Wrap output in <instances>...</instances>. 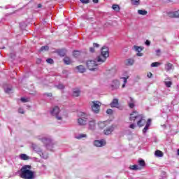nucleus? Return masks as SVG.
Segmentation results:
<instances>
[{
  "label": "nucleus",
  "instance_id": "1",
  "mask_svg": "<svg viewBox=\"0 0 179 179\" xmlns=\"http://www.w3.org/2000/svg\"><path fill=\"white\" fill-rule=\"evenodd\" d=\"M20 176L23 179H34V172L31 171V166H23L20 169Z\"/></svg>",
  "mask_w": 179,
  "mask_h": 179
},
{
  "label": "nucleus",
  "instance_id": "2",
  "mask_svg": "<svg viewBox=\"0 0 179 179\" xmlns=\"http://www.w3.org/2000/svg\"><path fill=\"white\" fill-rule=\"evenodd\" d=\"M129 120L134 122L137 121V125L140 128L146 124V120H145L143 115L139 114L137 111H134L130 114Z\"/></svg>",
  "mask_w": 179,
  "mask_h": 179
},
{
  "label": "nucleus",
  "instance_id": "3",
  "mask_svg": "<svg viewBox=\"0 0 179 179\" xmlns=\"http://www.w3.org/2000/svg\"><path fill=\"white\" fill-rule=\"evenodd\" d=\"M109 49L107 46H103L101 48V55L98 56L97 62L99 64H103V62H106V60L110 56V52H108Z\"/></svg>",
  "mask_w": 179,
  "mask_h": 179
},
{
  "label": "nucleus",
  "instance_id": "4",
  "mask_svg": "<svg viewBox=\"0 0 179 179\" xmlns=\"http://www.w3.org/2000/svg\"><path fill=\"white\" fill-rule=\"evenodd\" d=\"M92 103V105L91 106L92 110L95 114H99V113H100V107H101V102L94 101Z\"/></svg>",
  "mask_w": 179,
  "mask_h": 179
},
{
  "label": "nucleus",
  "instance_id": "5",
  "mask_svg": "<svg viewBox=\"0 0 179 179\" xmlns=\"http://www.w3.org/2000/svg\"><path fill=\"white\" fill-rule=\"evenodd\" d=\"M87 66L90 71H97V64L96 61L88 60L87 62Z\"/></svg>",
  "mask_w": 179,
  "mask_h": 179
},
{
  "label": "nucleus",
  "instance_id": "6",
  "mask_svg": "<svg viewBox=\"0 0 179 179\" xmlns=\"http://www.w3.org/2000/svg\"><path fill=\"white\" fill-rule=\"evenodd\" d=\"M51 114L52 115L56 117L57 120H62V117L58 115L59 114V108L58 106L53 108L52 110L51 111Z\"/></svg>",
  "mask_w": 179,
  "mask_h": 179
},
{
  "label": "nucleus",
  "instance_id": "7",
  "mask_svg": "<svg viewBox=\"0 0 179 179\" xmlns=\"http://www.w3.org/2000/svg\"><path fill=\"white\" fill-rule=\"evenodd\" d=\"M107 143L106 142V140H95L94 141V146H96V148H102V146H106V144Z\"/></svg>",
  "mask_w": 179,
  "mask_h": 179
},
{
  "label": "nucleus",
  "instance_id": "8",
  "mask_svg": "<svg viewBox=\"0 0 179 179\" xmlns=\"http://www.w3.org/2000/svg\"><path fill=\"white\" fill-rule=\"evenodd\" d=\"M38 139H39V141H41V142H43V143H44L45 146H50V145H52V141L51 140V138H40V137H38Z\"/></svg>",
  "mask_w": 179,
  "mask_h": 179
},
{
  "label": "nucleus",
  "instance_id": "9",
  "mask_svg": "<svg viewBox=\"0 0 179 179\" xmlns=\"http://www.w3.org/2000/svg\"><path fill=\"white\" fill-rule=\"evenodd\" d=\"M110 87L113 90H117L120 87V81L114 80L110 84Z\"/></svg>",
  "mask_w": 179,
  "mask_h": 179
},
{
  "label": "nucleus",
  "instance_id": "10",
  "mask_svg": "<svg viewBox=\"0 0 179 179\" xmlns=\"http://www.w3.org/2000/svg\"><path fill=\"white\" fill-rule=\"evenodd\" d=\"M168 16H169V17H171V18L179 17V10L177 11L168 13Z\"/></svg>",
  "mask_w": 179,
  "mask_h": 179
},
{
  "label": "nucleus",
  "instance_id": "11",
  "mask_svg": "<svg viewBox=\"0 0 179 179\" xmlns=\"http://www.w3.org/2000/svg\"><path fill=\"white\" fill-rule=\"evenodd\" d=\"M119 106H120V103L118 102V99H113L110 103V107H112V108H118Z\"/></svg>",
  "mask_w": 179,
  "mask_h": 179
},
{
  "label": "nucleus",
  "instance_id": "12",
  "mask_svg": "<svg viewBox=\"0 0 179 179\" xmlns=\"http://www.w3.org/2000/svg\"><path fill=\"white\" fill-rule=\"evenodd\" d=\"M80 96V90L75 88L73 90V97H79Z\"/></svg>",
  "mask_w": 179,
  "mask_h": 179
},
{
  "label": "nucleus",
  "instance_id": "13",
  "mask_svg": "<svg viewBox=\"0 0 179 179\" xmlns=\"http://www.w3.org/2000/svg\"><path fill=\"white\" fill-rule=\"evenodd\" d=\"M76 69L78 72H80V73H85V72H86V68H85L83 65L78 66Z\"/></svg>",
  "mask_w": 179,
  "mask_h": 179
},
{
  "label": "nucleus",
  "instance_id": "14",
  "mask_svg": "<svg viewBox=\"0 0 179 179\" xmlns=\"http://www.w3.org/2000/svg\"><path fill=\"white\" fill-rule=\"evenodd\" d=\"M152 122V120L148 119V122L146 123L145 127L143 129V134H146L147 131L149 129V127H150V122Z\"/></svg>",
  "mask_w": 179,
  "mask_h": 179
},
{
  "label": "nucleus",
  "instance_id": "15",
  "mask_svg": "<svg viewBox=\"0 0 179 179\" xmlns=\"http://www.w3.org/2000/svg\"><path fill=\"white\" fill-rule=\"evenodd\" d=\"M114 131V127L110 126L103 131L105 135H110Z\"/></svg>",
  "mask_w": 179,
  "mask_h": 179
},
{
  "label": "nucleus",
  "instance_id": "16",
  "mask_svg": "<svg viewBox=\"0 0 179 179\" xmlns=\"http://www.w3.org/2000/svg\"><path fill=\"white\" fill-rule=\"evenodd\" d=\"M78 122L79 125H86V122H87V120L86 118H78Z\"/></svg>",
  "mask_w": 179,
  "mask_h": 179
},
{
  "label": "nucleus",
  "instance_id": "17",
  "mask_svg": "<svg viewBox=\"0 0 179 179\" xmlns=\"http://www.w3.org/2000/svg\"><path fill=\"white\" fill-rule=\"evenodd\" d=\"M98 127L101 129H104L107 127V122H100L98 123Z\"/></svg>",
  "mask_w": 179,
  "mask_h": 179
},
{
  "label": "nucleus",
  "instance_id": "18",
  "mask_svg": "<svg viewBox=\"0 0 179 179\" xmlns=\"http://www.w3.org/2000/svg\"><path fill=\"white\" fill-rule=\"evenodd\" d=\"M57 54L60 57H65V55H66V50L65 49H61L58 50Z\"/></svg>",
  "mask_w": 179,
  "mask_h": 179
},
{
  "label": "nucleus",
  "instance_id": "19",
  "mask_svg": "<svg viewBox=\"0 0 179 179\" xmlns=\"http://www.w3.org/2000/svg\"><path fill=\"white\" fill-rule=\"evenodd\" d=\"M63 61L66 65H71V64H72V60H71V58L68 57H64Z\"/></svg>",
  "mask_w": 179,
  "mask_h": 179
},
{
  "label": "nucleus",
  "instance_id": "20",
  "mask_svg": "<svg viewBox=\"0 0 179 179\" xmlns=\"http://www.w3.org/2000/svg\"><path fill=\"white\" fill-rule=\"evenodd\" d=\"M130 170H135V171H138V170H142V167H140L139 165H131L129 166Z\"/></svg>",
  "mask_w": 179,
  "mask_h": 179
},
{
  "label": "nucleus",
  "instance_id": "21",
  "mask_svg": "<svg viewBox=\"0 0 179 179\" xmlns=\"http://www.w3.org/2000/svg\"><path fill=\"white\" fill-rule=\"evenodd\" d=\"M112 9H113V10H115V12H120V10H121V8L120 7V5H118V4H113L112 6Z\"/></svg>",
  "mask_w": 179,
  "mask_h": 179
},
{
  "label": "nucleus",
  "instance_id": "22",
  "mask_svg": "<svg viewBox=\"0 0 179 179\" xmlns=\"http://www.w3.org/2000/svg\"><path fill=\"white\" fill-rule=\"evenodd\" d=\"M155 155L157 157H163V156L164 155L163 152H162L161 150H159L155 151Z\"/></svg>",
  "mask_w": 179,
  "mask_h": 179
},
{
  "label": "nucleus",
  "instance_id": "23",
  "mask_svg": "<svg viewBox=\"0 0 179 179\" xmlns=\"http://www.w3.org/2000/svg\"><path fill=\"white\" fill-rule=\"evenodd\" d=\"M138 166L139 167H141V169H143V167H145L146 166V163L145 162V160L143 159H139L138 160Z\"/></svg>",
  "mask_w": 179,
  "mask_h": 179
},
{
  "label": "nucleus",
  "instance_id": "24",
  "mask_svg": "<svg viewBox=\"0 0 179 179\" xmlns=\"http://www.w3.org/2000/svg\"><path fill=\"white\" fill-rule=\"evenodd\" d=\"M90 129H94V127H96V122L94 120H91L89 122Z\"/></svg>",
  "mask_w": 179,
  "mask_h": 179
},
{
  "label": "nucleus",
  "instance_id": "25",
  "mask_svg": "<svg viewBox=\"0 0 179 179\" xmlns=\"http://www.w3.org/2000/svg\"><path fill=\"white\" fill-rule=\"evenodd\" d=\"M20 157L22 160H29V156L26 154H21Z\"/></svg>",
  "mask_w": 179,
  "mask_h": 179
},
{
  "label": "nucleus",
  "instance_id": "26",
  "mask_svg": "<svg viewBox=\"0 0 179 179\" xmlns=\"http://www.w3.org/2000/svg\"><path fill=\"white\" fill-rule=\"evenodd\" d=\"M134 50H136L137 52H141L143 50V48L141 46H134Z\"/></svg>",
  "mask_w": 179,
  "mask_h": 179
},
{
  "label": "nucleus",
  "instance_id": "27",
  "mask_svg": "<svg viewBox=\"0 0 179 179\" xmlns=\"http://www.w3.org/2000/svg\"><path fill=\"white\" fill-rule=\"evenodd\" d=\"M173 69V64L171 63L168 62L166 64V71H171Z\"/></svg>",
  "mask_w": 179,
  "mask_h": 179
},
{
  "label": "nucleus",
  "instance_id": "28",
  "mask_svg": "<svg viewBox=\"0 0 179 179\" xmlns=\"http://www.w3.org/2000/svg\"><path fill=\"white\" fill-rule=\"evenodd\" d=\"M141 0H131V5H134L136 6H138L139 5Z\"/></svg>",
  "mask_w": 179,
  "mask_h": 179
},
{
  "label": "nucleus",
  "instance_id": "29",
  "mask_svg": "<svg viewBox=\"0 0 179 179\" xmlns=\"http://www.w3.org/2000/svg\"><path fill=\"white\" fill-rule=\"evenodd\" d=\"M134 59H127L126 60V65H134Z\"/></svg>",
  "mask_w": 179,
  "mask_h": 179
},
{
  "label": "nucleus",
  "instance_id": "30",
  "mask_svg": "<svg viewBox=\"0 0 179 179\" xmlns=\"http://www.w3.org/2000/svg\"><path fill=\"white\" fill-rule=\"evenodd\" d=\"M138 15H148V11H146L145 10H138Z\"/></svg>",
  "mask_w": 179,
  "mask_h": 179
},
{
  "label": "nucleus",
  "instance_id": "31",
  "mask_svg": "<svg viewBox=\"0 0 179 179\" xmlns=\"http://www.w3.org/2000/svg\"><path fill=\"white\" fill-rule=\"evenodd\" d=\"M48 50H50V48L48 47V45L46 46H42L40 49V52L41 51H48Z\"/></svg>",
  "mask_w": 179,
  "mask_h": 179
},
{
  "label": "nucleus",
  "instance_id": "32",
  "mask_svg": "<svg viewBox=\"0 0 179 179\" xmlns=\"http://www.w3.org/2000/svg\"><path fill=\"white\" fill-rule=\"evenodd\" d=\"M73 57H79V55H80V52L79 50H74L73 52Z\"/></svg>",
  "mask_w": 179,
  "mask_h": 179
},
{
  "label": "nucleus",
  "instance_id": "33",
  "mask_svg": "<svg viewBox=\"0 0 179 179\" xmlns=\"http://www.w3.org/2000/svg\"><path fill=\"white\" fill-rule=\"evenodd\" d=\"M121 79H123L124 80V83L123 85H122V87L124 88L125 87V85L127 84V82H128V77L125 78V77H123V78H121Z\"/></svg>",
  "mask_w": 179,
  "mask_h": 179
},
{
  "label": "nucleus",
  "instance_id": "34",
  "mask_svg": "<svg viewBox=\"0 0 179 179\" xmlns=\"http://www.w3.org/2000/svg\"><path fill=\"white\" fill-rule=\"evenodd\" d=\"M87 136L86 134H81L76 136V139H82L83 138H86Z\"/></svg>",
  "mask_w": 179,
  "mask_h": 179
},
{
  "label": "nucleus",
  "instance_id": "35",
  "mask_svg": "<svg viewBox=\"0 0 179 179\" xmlns=\"http://www.w3.org/2000/svg\"><path fill=\"white\" fill-rule=\"evenodd\" d=\"M159 65H162V63H160V62H153V63L151 64L152 68L159 66Z\"/></svg>",
  "mask_w": 179,
  "mask_h": 179
},
{
  "label": "nucleus",
  "instance_id": "36",
  "mask_svg": "<svg viewBox=\"0 0 179 179\" xmlns=\"http://www.w3.org/2000/svg\"><path fill=\"white\" fill-rule=\"evenodd\" d=\"M164 84L167 87H171L173 83L171 81H164Z\"/></svg>",
  "mask_w": 179,
  "mask_h": 179
},
{
  "label": "nucleus",
  "instance_id": "37",
  "mask_svg": "<svg viewBox=\"0 0 179 179\" xmlns=\"http://www.w3.org/2000/svg\"><path fill=\"white\" fill-rule=\"evenodd\" d=\"M56 87H57L60 90L65 89V86L64 85V84H59L58 85L56 86Z\"/></svg>",
  "mask_w": 179,
  "mask_h": 179
},
{
  "label": "nucleus",
  "instance_id": "38",
  "mask_svg": "<svg viewBox=\"0 0 179 179\" xmlns=\"http://www.w3.org/2000/svg\"><path fill=\"white\" fill-rule=\"evenodd\" d=\"M46 62H48V64H54V60L51 58H48V59H46Z\"/></svg>",
  "mask_w": 179,
  "mask_h": 179
},
{
  "label": "nucleus",
  "instance_id": "39",
  "mask_svg": "<svg viewBox=\"0 0 179 179\" xmlns=\"http://www.w3.org/2000/svg\"><path fill=\"white\" fill-rule=\"evenodd\" d=\"M21 101H22V103H27V101H29V99L22 97V98H21Z\"/></svg>",
  "mask_w": 179,
  "mask_h": 179
},
{
  "label": "nucleus",
  "instance_id": "40",
  "mask_svg": "<svg viewBox=\"0 0 179 179\" xmlns=\"http://www.w3.org/2000/svg\"><path fill=\"white\" fill-rule=\"evenodd\" d=\"M18 113H19L20 114H24V110H23V108H20L18 109Z\"/></svg>",
  "mask_w": 179,
  "mask_h": 179
},
{
  "label": "nucleus",
  "instance_id": "41",
  "mask_svg": "<svg viewBox=\"0 0 179 179\" xmlns=\"http://www.w3.org/2000/svg\"><path fill=\"white\" fill-rule=\"evenodd\" d=\"M82 3H89L90 2V0H80Z\"/></svg>",
  "mask_w": 179,
  "mask_h": 179
},
{
  "label": "nucleus",
  "instance_id": "42",
  "mask_svg": "<svg viewBox=\"0 0 179 179\" xmlns=\"http://www.w3.org/2000/svg\"><path fill=\"white\" fill-rule=\"evenodd\" d=\"M93 47L94 48H99V47H100V45H99L98 43H94Z\"/></svg>",
  "mask_w": 179,
  "mask_h": 179
},
{
  "label": "nucleus",
  "instance_id": "43",
  "mask_svg": "<svg viewBox=\"0 0 179 179\" xmlns=\"http://www.w3.org/2000/svg\"><path fill=\"white\" fill-rule=\"evenodd\" d=\"M129 107L130 108H134L135 107V104L134 103H129Z\"/></svg>",
  "mask_w": 179,
  "mask_h": 179
},
{
  "label": "nucleus",
  "instance_id": "44",
  "mask_svg": "<svg viewBox=\"0 0 179 179\" xmlns=\"http://www.w3.org/2000/svg\"><path fill=\"white\" fill-rule=\"evenodd\" d=\"M106 113L111 115V114H113V110L112 109H108L106 110Z\"/></svg>",
  "mask_w": 179,
  "mask_h": 179
},
{
  "label": "nucleus",
  "instance_id": "45",
  "mask_svg": "<svg viewBox=\"0 0 179 179\" xmlns=\"http://www.w3.org/2000/svg\"><path fill=\"white\" fill-rule=\"evenodd\" d=\"M161 52H162V51L159 49L156 50V54L158 57H160Z\"/></svg>",
  "mask_w": 179,
  "mask_h": 179
},
{
  "label": "nucleus",
  "instance_id": "46",
  "mask_svg": "<svg viewBox=\"0 0 179 179\" xmlns=\"http://www.w3.org/2000/svg\"><path fill=\"white\" fill-rule=\"evenodd\" d=\"M6 93H10V92H12V89L11 88H7L5 90Z\"/></svg>",
  "mask_w": 179,
  "mask_h": 179
},
{
  "label": "nucleus",
  "instance_id": "47",
  "mask_svg": "<svg viewBox=\"0 0 179 179\" xmlns=\"http://www.w3.org/2000/svg\"><path fill=\"white\" fill-rule=\"evenodd\" d=\"M136 55H137V57H142L143 55V53H142L141 52H138Z\"/></svg>",
  "mask_w": 179,
  "mask_h": 179
},
{
  "label": "nucleus",
  "instance_id": "48",
  "mask_svg": "<svg viewBox=\"0 0 179 179\" xmlns=\"http://www.w3.org/2000/svg\"><path fill=\"white\" fill-rule=\"evenodd\" d=\"M129 128H131V129H135V124H130Z\"/></svg>",
  "mask_w": 179,
  "mask_h": 179
},
{
  "label": "nucleus",
  "instance_id": "49",
  "mask_svg": "<svg viewBox=\"0 0 179 179\" xmlns=\"http://www.w3.org/2000/svg\"><path fill=\"white\" fill-rule=\"evenodd\" d=\"M148 78H152V76H153V74L152 73H148L147 75Z\"/></svg>",
  "mask_w": 179,
  "mask_h": 179
},
{
  "label": "nucleus",
  "instance_id": "50",
  "mask_svg": "<svg viewBox=\"0 0 179 179\" xmlns=\"http://www.w3.org/2000/svg\"><path fill=\"white\" fill-rule=\"evenodd\" d=\"M145 45H150V42L149 41V40H147V41H145Z\"/></svg>",
  "mask_w": 179,
  "mask_h": 179
},
{
  "label": "nucleus",
  "instance_id": "51",
  "mask_svg": "<svg viewBox=\"0 0 179 179\" xmlns=\"http://www.w3.org/2000/svg\"><path fill=\"white\" fill-rule=\"evenodd\" d=\"M90 52H94V48H90Z\"/></svg>",
  "mask_w": 179,
  "mask_h": 179
},
{
  "label": "nucleus",
  "instance_id": "52",
  "mask_svg": "<svg viewBox=\"0 0 179 179\" xmlns=\"http://www.w3.org/2000/svg\"><path fill=\"white\" fill-rule=\"evenodd\" d=\"M47 96L48 97H52V93H48Z\"/></svg>",
  "mask_w": 179,
  "mask_h": 179
},
{
  "label": "nucleus",
  "instance_id": "53",
  "mask_svg": "<svg viewBox=\"0 0 179 179\" xmlns=\"http://www.w3.org/2000/svg\"><path fill=\"white\" fill-rule=\"evenodd\" d=\"M34 150H37V145H32Z\"/></svg>",
  "mask_w": 179,
  "mask_h": 179
},
{
  "label": "nucleus",
  "instance_id": "54",
  "mask_svg": "<svg viewBox=\"0 0 179 179\" xmlns=\"http://www.w3.org/2000/svg\"><path fill=\"white\" fill-rule=\"evenodd\" d=\"M92 2H94V3H99V0H92Z\"/></svg>",
  "mask_w": 179,
  "mask_h": 179
},
{
  "label": "nucleus",
  "instance_id": "55",
  "mask_svg": "<svg viewBox=\"0 0 179 179\" xmlns=\"http://www.w3.org/2000/svg\"><path fill=\"white\" fill-rule=\"evenodd\" d=\"M40 62H41V59H38V60H37V63H38V64H40Z\"/></svg>",
  "mask_w": 179,
  "mask_h": 179
},
{
  "label": "nucleus",
  "instance_id": "56",
  "mask_svg": "<svg viewBox=\"0 0 179 179\" xmlns=\"http://www.w3.org/2000/svg\"><path fill=\"white\" fill-rule=\"evenodd\" d=\"M43 6L41 4H38V8H41Z\"/></svg>",
  "mask_w": 179,
  "mask_h": 179
},
{
  "label": "nucleus",
  "instance_id": "57",
  "mask_svg": "<svg viewBox=\"0 0 179 179\" xmlns=\"http://www.w3.org/2000/svg\"><path fill=\"white\" fill-rule=\"evenodd\" d=\"M81 117H83V115H85V113H81Z\"/></svg>",
  "mask_w": 179,
  "mask_h": 179
},
{
  "label": "nucleus",
  "instance_id": "58",
  "mask_svg": "<svg viewBox=\"0 0 179 179\" xmlns=\"http://www.w3.org/2000/svg\"><path fill=\"white\" fill-rule=\"evenodd\" d=\"M178 155L179 156V149L178 150Z\"/></svg>",
  "mask_w": 179,
  "mask_h": 179
},
{
  "label": "nucleus",
  "instance_id": "59",
  "mask_svg": "<svg viewBox=\"0 0 179 179\" xmlns=\"http://www.w3.org/2000/svg\"><path fill=\"white\" fill-rule=\"evenodd\" d=\"M131 101H132V98H131Z\"/></svg>",
  "mask_w": 179,
  "mask_h": 179
}]
</instances>
